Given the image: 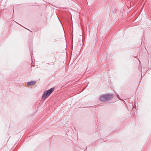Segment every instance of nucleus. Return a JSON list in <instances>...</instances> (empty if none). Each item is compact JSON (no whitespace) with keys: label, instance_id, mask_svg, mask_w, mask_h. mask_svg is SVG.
<instances>
[{"label":"nucleus","instance_id":"nucleus-1","mask_svg":"<svg viewBox=\"0 0 151 151\" xmlns=\"http://www.w3.org/2000/svg\"><path fill=\"white\" fill-rule=\"evenodd\" d=\"M113 95L112 94L104 95L99 97L100 100L102 102H105L109 101L112 97Z\"/></svg>","mask_w":151,"mask_h":151},{"label":"nucleus","instance_id":"nucleus-2","mask_svg":"<svg viewBox=\"0 0 151 151\" xmlns=\"http://www.w3.org/2000/svg\"><path fill=\"white\" fill-rule=\"evenodd\" d=\"M54 88H52L49 90H47L44 92L42 96V99H45L52 92Z\"/></svg>","mask_w":151,"mask_h":151},{"label":"nucleus","instance_id":"nucleus-3","mask_svg":"<svg viewBox=\"0 0 151 151\" xmlns=\"http://www.w3.org/2000/svg\"><path fill=\"white\" fill-rule=\"evenodd\" d=\"M36 81H31L30 82H28L27 84L28 86H30L32 85L35 84L36 83Z\"/></svg>","mask_w":151,"mask_h":151},{"label":"nucleus","instance_id":"nucleus-4","mask_svg":"<svg viewBox=\"0 0 151 151\" xmlns=\"http://www.w3.org/2000/svg\"><path fill=\"white\" fill-rule=\"evenodd\" d=\"M75 60V59H74V57H70V61H71V60H72V61H73V62H74L73 60Z\"/></svg>","mask_w":151,"mask_h":151},{"label":"nucleus","instance_id":"nucleus-5","mask_svg":"<svg viewBox=\"0 0 151 151\" xmlns=\"http://www.w3.org/2000/svg\"><path fill=\"white\" fill-rule=\"evenodd\" d=\"M63 52L65 54H66V49H64L63 50Z\"/></svg>","mask_w":151,"mask_h":151},{"label":"nucleus","instance_id":"nucleus-6","mask_svg":"<svg viewBox=\"0 0 151 151\" xmlns=\"http://www.w3.org/2000/svg\"><path fill=\"white\" fill-rule=\"evenodd\" d=\"M31 58H32V60L33 58H32V57H31Z\"/></svg>","mask_w":151,"mask_h":151},{"label":"nucleus","instance_id":"nucleus-7","mask_svg":"<svg viewBox=\"0 0 151 151\" xmlns=\"http://www.w3.org/2000/svg\"><path fill=\"white\" fill-rule=\"evenodd\" d=\"M84 151H86V150H84Z\"/></svg>","mask_w":151,"mask_h":151}]
</instances>
